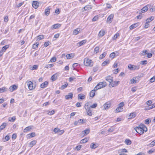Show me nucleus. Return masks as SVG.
<instances>
[{
	"label": "nucleus",
	"instance_id": "obj_22",
	"mask_svg": "<svg viewBox=\"0 0 155 155\" xmlns=\"http://www.w3.org/2000/svg\"><path fill=\"white\" fill-rule=\"evenodd\" d=\"M35 135V132H32L27 135V138L28 139H30L32 137H34Z\"/></svg>",
	"mask_w": 155,
	"mask_h": 155
},
{
	"label": "nucleus",
	"instance_id": "obj_35",
	"mask_svg": "<svg viewBox=\"0 0 155 155\" xmlns=\"http://www.w3.org/2000/svg\"><path fill=\"white\" fill-rule=\"evenodd\" d=\"M136 114L135 113L133 112L130 114L129 116V117L130 118H134L136 117Z\"/></svg>",
	"mask_w": 155,
	"mask_h": 155
},
{
	"label": "nucleus",
	"instance_id": "obj_3",
	"mask_svg": "<svg viewBox=\"0 0 155 155\" xmlns=\"http://www.w3.org/2000/svg\"><path fill=\"white\" fill-rule=\"evenodd\" d=\"M107 85V83L105 81L99 82L95 87V89H98L105 87Z\"/></svg>",
	"mask_w": 155,
	"mask_h": 155
},
{
	"label": "nucleus",
	"instance_id": "obj_59",
	"mask_svg": "<svg viewBox=\"0 0 155 155\" xmlns=\"http://www.w3.org/2000/svg\"><path fill=\"white\" fill-rule=\"evenodd\" d=\"M68 85V84H64L61 86V88L62 89H64L67 87Z\"/></svg>",
	"mask_w": 155,
	"mask_h": 155
},
{
	"label": "nucleus",
	"instance_id": "obj_49",
	"mask_svg": "<svg viewBox=\"0 0 155 155\" xmlns=\"http://www.w3.org/2000/svg\"><path fill=\"white\" fill-rule=\"evenodd\" d=\"M155 145V140L152 141L149 144L148 146L151 147H153Z\"/></svg>",
	"mask_w": 155,
	"mask_h": 155
},
{
	"label": "nucleus",
	"instance_id": "obj_1",
	"mask_svg": "<svg viewBox=\"0 0 155 155\" xmlns=\"http://www.w3.org/2000/svg\"><path fill=\"white\" fill-rule=\"evenodd\" d=\"M137 132L140 134H143L144 131L146 132L147 130V128L143 124H141L135 128Z\"/></svg>",
	"mask_w": 155,
	"mask_h": 155
},
{
	"label": "nucleus",
	"instance_id": "obj_5",
	"mask_svg": "<svg viewBox=\"0 0 155 155\" xmlns=\"http://www.w3.org/2000/svg\"><path fill=\"white\" fill-rule=\"evenodd\" d=\"M150 5H147L143 7L141 9L137 12L139 14H142V13H144L146 12L148 10V7H150Z\"/></svg>",
	"mask_w": 155,
	"mask_h": 155
},
{
	"label": "nucleus",
	"instance_id": "obj_62",
	"mask_svg": "<svg viewBox=\"0 0 155 155\" xmlns=\"http://www.w3.org/2000/svg\"><path fill=\"white\" fill-rule=\"evenodd\" d=\"M56 58L55 57H53L50 60L51 62H54L56 61Z\"/></svg>",
	"mask_w": 155,
	"mask_h": 155
},
{
	"label": "nucleus",
	"instance_id": "obj_7",
	"mask_svg": "<svg viewBox=\"0 0 155 155\" xmlns=\"http://www.w3.org/2000/svg\"><path fill=\"white\" fill-rule=\"evenodd\" d=\"M114 17V14H111L109 15L107 19V23H111Z\"/></svg>",
	"mask_w": 155,
	"mask_h": 155
},
{
	"label": "nucleus",
	"instance_id": "obj_44",
	"mask_svg": "<svg viewBox=\"0 0 155 155\" xmlns=\"http://www.w3.org/2000/svg\"><path fill=\"white\" fill-rule=\"evenodd\" d=\"M48 112L47 114L50 115H51L54 114L55 113V111L54 110H52L51 111H47Z\"/></svg>",
	"mask_w": 155,
	"mask_h": 155
},
{
	"label": "nucleus",
	"instance_id": "obj_61",
	"mask_svg": "<svg viewBox=\"0 0 155 155\" xmlns=\"http://www.w3.org/2000/svg\"><path fill=\"white\" fill-rule=\"evenodd\" d=\"M155 151V149H151L148 151V153L149 154H151Z\"/></svg>",
	"mask_w": 155,
	"mask_h": 155
},
{
	"label": "nucleus",
	"instance_id": "obj_43",
	"mask_svg": "<svg viewBox=\"0 0 155 155\" xmlns=\"http://www.w3.org/2000/svg\"><path fill=\"white\" fill-rule=\"evenodd\" d=\"M7 89L5 87H2L0 88V93H2L7 91Z\"/></svg>",
	"mask_w": 155,
	"mask_h": 155
},
{
	"label": "nucleus",
	"instance_id": "obj_60",
	"mask_svg": "<svg viewBox=\"0 0 155 155\" xmlns=\"http://www.w3.org/2000/svg\"><path fill=\"white\" fill-rule=\"evenodd\" d=\"M78 65V63H74L72 65L73 67L74 68L73 70H75V68Z\"/></svg>",
	"mask_w": 155,
	"mask_h": 155
},
{
	"label": "nucleus",
	"instance_id": "obj_2",
	"mask_svg": "<svg viewBox=\"0 0 155 155\" xmlns=\"http://www.w3.org/2000/svg\"><path fill=\"white\" fill-rule=\"evenodd\" d=\"M84 108L86 111L87 114L89 116H92L93 114L92 110L90 107V105H88V103H86L84 106Z\"/></svg>",
	"mask_w": 155,
	"mask_h": 155
},
{
	"label": "nucleus",
	"instance_id": "obj_13",
	"mask_svg": "<svg viewBox=\"0 0 155 155\" xmlns=\"http://www.w3.org/2000/svg\"><path fill=\"white\" fill-rule=\"evenodd\" d=\"M97 90V89H95L94 87L93 90L91 91L90 93V97H94L95 94V92Z\"/></svg>",
	"mask_w": 155,
	"mask_h": 155
},
{
	"label": "nucleus",
	"instance_id": "obj_18",
	"mask_svg": "<svg viewBox=\"0 0 155 155\" xmlns=\"http://www.w3.org/2000/svg\"><path fill=\"white\" fill-rule=\"evenodd\" d=\"M48 84V82L47 81H45L44 83H42L40 85L41 88H44L46 87Z\"/></svg>",
	"mask_w": 155,
	"mask_h": 155
},
{
	"label": "nucleus",
	"instance_id": "obj_38",
	"mask_svg": "<svg viewBox=\"0 0 155 155\" xmlns=\"http://www.w3.org/2000/svg\"><path fill=\"white\" fill-rule=\"evenodd\" d=\"M140 67L139 65H133V71L138 70L140 68Z\"/></svg>",
	"mask_w": 155,
	"mask_h": 155
},
{
	"label": "nucleus",
	"instance_id": "obj_30",
	"mask_svg": "<svg viewBox=\"0 0 155 155\" xmlns=\"http://www.w3.org/2000/svg\"><path fill=\"white\" fill-rule=\"evenodd\" d=\"M89 138L87 137H86L84 139L81 140L80 141V143H84L87 142Z\"/></svg>",
	"mask_w": 155,
	"mask_h": 155
},
{
	"label": "nucleus",
	"instance_id": "obj_9",
	"mask_svg": "<svg viewBox=\"0 0 155 155\" xmlns=\"http://www.w3.org/2000/svg\"><path fill=\"white\" fill-rule=\"evenodd\" d=\"M90 132V130L89 129H85L82 132V134L81 135L83 137L84 136L89 134Z\"/></svg>",
	"mask_w": 155,
	"mask_h": 155
},
{
	"label": "nucleus",
	"instance_id": "obj_32",
	"mask_svg": "<svg viewBox=\"0 0 155 155\" xmlns=\"http://www.w3.org/2000/svg\"><path fill=\"white\" fill-rule=\"evenodd\" d=\"M105 33V31L104 30H101V31L98 34V36L99 37H103Z\"/></svg>",
	"mask_w": 155,
	"mask_h": 155
},
{
	"label": "nucleus",
	"instance_id": "obj_20",
	"mask_svg": "<svg viewBox=\"0 0 155 155\" xmlns=\"http://www.w3.org/2000/svg\"><path fill=\"white\" fill-rule=\"evenodd\" d=\"M38 67V66L37 65H31L30 66L29 68L32 70H37Z\"/></svg>",
	"mask_w": 155,
	"mask_h": 155
},
{
	"label": "nucleus",
	"instance_id": "obj_45",
	"mask_svg": "<svg viewBox=\"0 0 155 155\" xmlns=\"http://www.w3.org/2000/svg\"><path fill=\"white\" fill-rule=\"evenodd\" d=\"M125 142L127 145H130L131 143V141L129 139H126Z\"/></svg>",
	"mask_w": 155,
	"mask_h": 155
},
{
	"label": "nucleus",
	"instance_id": "obj_6",
	"mask_svg": "<svg viewBox=\"0 0 155 155\" xmlns=\"http://www.w3.org/2000/svg\"><path fill=\"white\" fill-rule=\"evenodd\" d=\"M27 85L28 87V88L30 90H32L35 88V87L33 85V84L32 82L29 81H28Z\"/></svg>",
	"mask_w": 155,
	"mask_h": 155
},
{
	"label": "nucleus",
	"instance_id": "obj_50",
	"mask_svg": "<svg viewBox=\"0 0 155 155\" xmlns=\"http://www.w3.org/2000/svg\"><path fill=\"white\" fill-rule=\"evenodd\" d=\"M119 35L118 33L115 34L114 37L112 38V40H114L116 39L119 36Z\"/></svg>",
	"mask_w": 155,
	"mask_h": 155
},
{
	"label": "nucleus",
	"instance_id": "obj_21",
	"mask_svg": "<svg viewBox=\"0 0 155 155\" xmlns=\"http://www.w3.org/2000/svg\"><path fill=\"white\" fill-rule=\"evenodd\" d=\"M110 103L107 102L104 104V107L105 109H107L110 107Z\"/></svg>",
	"mask_w": 155,
	"mask_h": 155
},
{
	"label": "nucleus",
	"instance_id": "obj_41",
	"mask_svg": "<svg viewBox=\"0 0 155 155\" xmlns=\"http://www.w3.org/2000/svg\"><path fill=\"white\" fill-rule=\"evenodd\" d=\"M107 53L106 52H104L102 54L100 55V59H102L106 55Z\"/></svg>",
	"mask_w": 155,
	"mask_h": 155
},
{
	"label": "nucleus",
	"instance_id": "obj_14",
	"mask_svg": "<svg viewBox=\"0 0 155 155\" xmlns=\"http://www.w3.org/2000/svg\"><path fill=\"white\" fill-rule=\"evenodd\" d=\"M33 126H30L28 127H26L23 130V131L24 133L27 132L28 131H31V130L32 129V127Z\"/></svg>",
	"mask_w": 155,
	"mask_h": 155
},
{
	"label": "nucleus",
	"instance_id": "obj_34",
	"mask_svg": "<svg viewBox=\"0 0 155 155\" xmlns=\"http://www.w3.org/2000/svg\"><path fill=\"white\" fill-rule=\"evenodd\" d=\"M127 152V150L125 149H119L118 150V152L119 153H124V152L126 153Z\"/></svg>",
	"mask_w": 155,
	"mask_h": 155
},
{
	"label": "nucleus",
	"instance_id": "obj_23",
	"mask_svg": "<svg viewBox=\"0 0 155 155\" xmlns=\"http://www.w3.org/2000/svg\"><path fill=\"white\" fill-rule=\"evenodd\" d=\"M80 31V29L79 28H77L76 29H74L73 32V33L74 35H77L78 33Z\"/></svg>",
	"mask_w": 155,
	"mask_h": 155
},
{
	"label": "nucleus",
	"instance_id": "obj_56",
	"mask_svg": "<svg viewBox=\"0 0 155 155\" xmlns=\"http://www.w3.org/2000/svg\"><path fill=\"white\" fill-rule=\"evenodd\" d=\"M133 65L131 64H129L128 66V68L129 69L133 70Z\"/></svg>",
	"mask_w": 155,
	"mask_h": 155
},
{
	"label": "nucleus",
	"instance_id": "obj_33",
	"mask_svg": "<svg viewBox=\"0 0 155 155\" xmlns=\"http://www.w3.org/2000/svg\"><path fill=\"white\" fill-rule=\"evenodd\" d=\"M16 117L15 116H14L12 117H9L8 119V121L12 122H14L16 120Z\"/></svg>",
	"mask_w": 155,
	"mask_h": 155
},
{
	"label": "nucleus",
	"instance_id": "obj_63",
	"mask_svg": "<svg viewBox=\"0 0 155 155\" xmlns=\"http://www.w3.org/2000/svg\"><path fill=\"white\" fill-rule=\"evenodd\" d=\"M119 71V69L118 68H117V69L116 70H114L113 71V72L115 74H116Z\"/></svg>",
	"mask_w": 155,
	"mask_h": 155
},
{
	"label": "nucleus",
	"instance_id": "obj_54",
	"mask_svg": "<svg viewBox=\"0 0 155 155\" xmlns=\"http://www.w3.org/2000/svg\"><path fill=\"white\" fill-rule=\"evenodd\" d=\"M140 63L142 65L146 64L147 63V60L143 61H140Z\"/></svg>",
	"mask_w": 155,
	"mask_h": 155
},
{
	"label": "nucleus",
	"instance_id": "obj_42",
	"mask_svg": "<svg viewBox=\"0 0 155 155\" xmlns=\"http://www.w3.org/2000/svg\"><path fill=\"white\" fill-rule=\"evenodd\" d=\"M124 104L123 102H120L118 104V107L120 109H122V107L124 106Z\"/></svg>",
	"mask_w": 155,
	"mask_h": 155
},
{
	"label": "nucleus",
	"instance_id": "obj_31",
	"mask_svg": "<svg viewBox=\"0 0 155 155\" xmlns=\"http://www.w3.org/2000/svg\"><path fill=\"white\" fill-rule=\"evenodd\" d=\"M84 9L85 11H88L92 9V7L90 5H87L84 7Z\"/></svg>",
	"mask_w": 155,
	"mask_h": 155
},
{
	"label": "nucleus",
	"instance_id": "obj_58",
	"mask_svg": "<svg viewBox=\"0 0 155 155\" xmlns=\"http://www.w3.org/2000/svg\"><path fill=\"white\" fill-rule=\"evenodd\" d=\"M59 129L57 128H55L53 130V131L55 133H58L59 132Z\"/></svg>",
	"mask_w": 155,
	"mask_h": 155
},
{
	"label": "nucleus",
	"instance_id": "obj_37",
	"mask_svg": "<svg viewBox=\"0 0 155 155\" xmlns=\"http://www.w3.org/2000/svg\"><path fill=\"white\" fill-rule=\"evenodd\" d=\"M154 19V17L153 16H151L149 18H147L146 20L147 22H150L152 21Z\"/></svg>",
	"mask_w": 155,
	"mask_h": 155
},
{
	"label": "nucleus",
	"instance_id": "obj_24",
	"mask_svg": "<svg viewBox=\"0 0 155 155\" xmlns=\"http://www.w3.org/2000/svg\"><path fill=\"white\" fill-rule=\"evenodd\" d=\"M85 97V96L83 94H80L78 95V99H80L81 100H83L84 99Z\"/></svg>",
	"mask_w": 155,
	"mask_h": 155
},
{
	"label": "nucleus",
	"instance_id": "obj_29",
	"mask_svg": "<svg viewBox=\"0 0 155 155\" xmlns=\"http://www.w3.org/2000/svg\"><path fill=\"white\" fill-rule=\"evenodd\" d=\"M61 25L60 24H56L52 25V29H56L58 27H60Z\"/></svg>",
	"mask_w": 155,
	"mask_h": 155
},
{
	"label": "nucleus",
	"instance_id": "obj_19",
	"mask_svg": "<svg viewBox=\"0 0 155 155\" xmlns=\"http://www.w3.org/2000/svg\"><path fill=\"white\" fill-rule=\"evenodd\" d=\"M120 83V81H112L110 84L112 87H114L118 85Z\"/></svg>",
	"mask_w": 155,
	"mask_h": 155
},
{
	"label": "nucleus",
	"instance_id": "obj_10",
	"mask_svg": "<svg viewBox=\"0 0 155 155\" xmlns=\"http://www.w3.org/2000/svg\"><path fill=\"white\" fill-rule=\"evenodd\" d=\"M59 73H56L53 74L51 77V79L52 81H55L57 79L59 75Z\"/></svg>",
	"mask_w": 155,
	"mask_h": 155
},
{
	"label": "nucleus",
	"instance_id": "obj_16",
	"mask_svg": "<svg viewBox=\"0 0 155 155\" xmlns=\"http://www.w3.org/2000/svg\"><path fill=\"white\" fill-rule=\"evenodd\" d=\"M87 42V40H83L82 41H81L78 43H77V46L78 47H80L82 45H83L85 43Z\"/></svg>",
	"mask_w": 155,
	"mask_h": 155
},
{
	"label": "nucleus",
	"instance_id": "obj_26",
	"mask_svg": "<svg viewBox=\"0 0 155 155\" xmlns=\"http://www.w3.org/2000/svg\"><path fill=\"white\" fill-rule=\"evenodd\" d=\"M110 62V60L109 59H107L104 61L102 64V66H105L108 64Z\"/></svg>",
	"mask_w": 155,
	"mask_h": 155
},
{
	"label": "nucleus",
	"instance_id": "obj_11",
	"mask_svg": "<svg viewBox=\"0 0 155 155\" xmlns=\"http://www.w3.org/2000/svg\"><path fill=\"white\" fill-rule=\"evenodd\" d=\"M39 3L37 1H33L32 3V6L35 9H36L38 7Z\"/></svg>",
	"mask_w": 155,
	"mask_h": 155
},
{
	"label": "nucleus",
	"instance_id": "obj_64",
	"mask_svg": "<svg viewBox=\"0 0 155 155\" xmlns=\"http://www.w3.org/2000/svg\"><path fill=\"white\" fill-rule=\"evenodd\" d=\"M49 43L50 42L49 41H47L45 42L44 44V46L45 47H47L49 45Z\"/></svg>",
	"mask_w": 155,
	"mask_h": 155
},
{
	"label": "nucleus",
	"instance_id": "obj_46",
	"mask_svg": "<svg viewBox=\"0 0 155 155\" xmlns=\"http://www.w3.org/2000/svg\"><path fill=\"white\" fill-rule=\"evenodd\" d=\"M39 43L38 42H36L32 46V48L33 49H35L37 48L38 46Z\"/></svg>",
	"mask_w": 155,
	"mask_h": 155
},
{
	"label": "nucleus",
	"instance_id": "obj_27",
	"mask_svg": "<svg viewBox=\"0 0 155 155\" xmlns=\"http://www.w3.org/2000/svg\"><path fill=\"white\" fill-rule=\"evenodd\" d=\"M37 143V141L36 140H34L31 142L29 143V146L30 147H32L33 146L35 145Z\"/></svg>",
	"mask_w": 155,
	"mask_h": 155
},
{
	"label": "nucleus",
	"instance_id": "obj_17",
	"mask_svg": "<svg viewBox=\"0 0 155 155\" xmlns=\"http://www.w3.org/2000/svg\"><path fill=\"white\" fill-rule=\"evenodd\" d=\"M139 25V23H134L130 26L129 28L130 30H132L134 28H135L137 26H138Z\"/></svg>",
	"mask_w": 155,
	"mask_h": 155
},
{
	"label": "nucleus",
	"instance_id": "obj_55",
	"mask_svg": "<svg viewBox=\"0 0 155 155\" xmlns=\"http://www.w3.org/2000/svg\"><path fill=\"white\" fill-rule=\"evenodd\" d=\"M72 54H67L66 56L67 58L68 59H71V58H73L74 57L71 56V55Z\"/></svg>",
	"mask_w": 155,
	"mask_h": 155
},
{
	"label": "nucleus",
	"instance_id": "obj_57",
	"mask_svg": "<svg viewBox=\"0 0 155 155\" xmlns=\"http://www.w3.org/2000/svg\"><path fill=\"white\" fill-rule=\"evenodd\" d=\"M150 81L151 83L154 82L155 81V76L151 78Z\"/></svg>",
	"mask_w": 155,
	"mask_h": 155
},
{
	"label": "nucleus",
	"instance_id": "obj_40",
	"mask_svg": "<svg viewBox=\"0 0 155 155\" xmlns=\"http://www.w3.org/2000/svg\"><path fill=\"white\" fill-rule=\"evenodd\" d=\"M7 125V124L6 123H3L0 126V127L1 128V130H2L3 129H4L5 128Z\"/></svg>",
	"mask_w": 155,
	"mask_h": 155
},
{
	"label": "nucleus",
	"instance_id": "obj_47",
	"mask_svg": "<svg viewBox=\"0 0 155 155\" xmlns=\"http://www.w3.org/2000/svg\"><path fill=\"white\" fill-rule=\"evenodd\" d=\"M90 147L92 149H95L97 147H96V145L94 143H92L90 146Z\"/></svg>",
	"mask_w": 155,
	"mask_h": 155
},
{
	"label": "nucleus",
	"instance_id": "obj_53",
	"mask_svg": "<svg viewBox=\"0 0 155 155\" xmlns=\"http://www.w3.org/2000/svg\"><path fill=\"white\" fill-rule=\"evenodd\" d=\"M44 36L42 35H38V40H41L42 39L44 38Z\"/></svg>",
	"mask_w": 155,
	"mask_h": 155
},
{
	"label": "nucleus",
	"instance_id": "obj_8",
	"mask_svg": "<svg viewBox=\"0 0 155 155\" xmlns=\"http://www.w3.org/2000/svg\"><path fill=\"white\" fill-rule=\"evenodd\" d=\"M18 88V86L14 84L10 86L9 88V91L11 92H12L14 90H15Z\"/></svg>",
	"mask_w": 155,
	"mask_h": 155
},
{
	"label": "nucleus",
	"instance_id": "obj_4",
	"mask_svg": "<svg viewBox=\"0 0 155 155\" xmlns=\"http://www.w3.org/2000/svg\"><path fill=\"white\" fill-rule=\"evenodd\" d=\"M92 62V60L91 59H88V58H86L84 59V65L86 66H92V64L91 65V64Z\"/></svg>",
	"mask_w": 155,
	"mask_h": 155
},
{
	"label": "nucleus",
	"instance_id": "obj_25",
	"mask_svg": "<svg viewBox=\"0 0 155 155\" xmlns=\"http://www.w3.org/2000/svg\"><path fill=\"white\" fill-rule=\"evenodd\" d=\"M87 103H88V105H90V108H96L97 105V103H94L92 105H91V102H87Z\"/></svg>",
	"mask_w": 155,
	"mask_h": 155
},
{
	"label": "nucleus",
	"instance_id": "obj_28",
	"mask_svg": "<svg viewBox=\"0 0 155 155\" xmlns=\"http://www.w3.org/2000/svg\"><path fill=\"white\" fill-rule=\"evenodd\" d=\"M137 79H136V78L135 77L132 79L130 80V84H134L136 83H137Z\"/></svg>",
	"mask_w": 155,
	"mask_h": 155
},
{
	"label": "nucleus",
	"instance_id": "obj_36",
	"mask_svg": "<svg viewBox=\"0 0 155 155\" xmlns=\"http://www.w3.org/2000/svg\"><path fill=\"white\" fill-rule=\"evenodd\" d=\"M8 47L9 46L8 45H5L2 48L1 51H2L4 53L5 52L6 50L8 48Z\"/></svg>",
	"mask_w": 155,
	"mask_h": 155
},
{
	"label": "nucleus",
	"instance_id": "obj_48",
	"mask_svg": "<svg viewBox=\"0 0 155 155\" xmlns=\"http://www.w3.org/2000/svg\"><path fill=\"white\" fill-rule=\"evenodd\" d=\"M115 57V52H113L111 53L109 57L112 59L114 58Z\"/></svg>",
	"mask_w": 155,
	"mask_h": 155
},
{
	"label": "nucleus",
	"instance_id": "obj_15",
	"mask_svg": "<svg viewBox=\"0 0 155 155\" xmlns=\"http://www.w3.org/2000/svg\"><path fill=\"white\" fill-rule=\"evenodd\" d=\"M113 78L110 76H108L106 77L105 78L106 80L108 81L110 84L113 81Z\"/></svg>",
	"mask_w": 155,
	"mask_h": 155
},
{
	"label": "nucleus",
	"instance_id": "obj_52",
	"mask_svg": "<svg viewBox=\"0 0 155 155\" xmlns=\"http://www.w3.org/2000/svg\"><path fill=\"white\" fill-rule=\"evenodd\" d=\"M54 66V65L52 64H46L45 67V68H49L52 67Z\"/></svg>",
	"mask_w": 155,
	"mask_h": 155
},
{
	"label": "nucleus",
	"instance_id": "obj_51",
	"mask_svg": "<svg viewBox=\"0 0 155 155\" xmlns=\"http://www.w3.org/2000/svg\"><path fill=\"white\" fill-rule=\"evenodd\" d=\"M99 48L98 47H96L94 49V53L96 54L99 52Z\"/></svg>",
	"mask_w": 155,
	"mask_h": 155
},
{
	"label": "nucleus",
	"instance_id": "obj_12",
	"mask_svg": "<svg viewBox=\"0 0 155 155\" xmlns=\"http://www.w3.org/2000/svg\"><path fill=\"white\" fill-rule=\"evenodd\" d=\"M73 97V94L72 93H70L68 95L65 96V98L66 100L71 99Z\"/></svg>",
	"mask_w": 155,
	"mask_h": 155
},
{
	"label": "nucleus",
	"instance_id": "obj_39",
	"mask_svg": "<svg viewBox=\"0 0 155 155\" xmlns=\"http://www.w3.org/2000/svg\"><path fill=\"white\" fill-rule=\"evenodd\" d=\"M45 15H48L50 13V8H49L45 9Z\"/></svg>",
	"mask_w": 155,
	"mask_h": 155
}]
</instances>
